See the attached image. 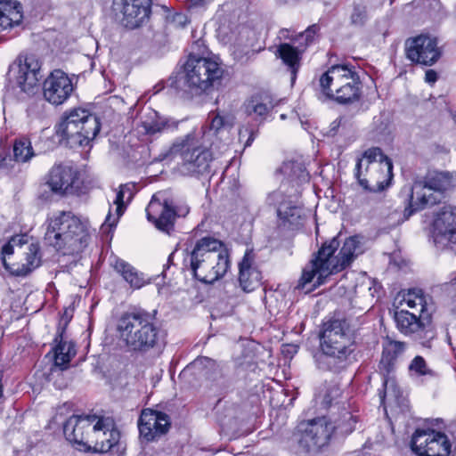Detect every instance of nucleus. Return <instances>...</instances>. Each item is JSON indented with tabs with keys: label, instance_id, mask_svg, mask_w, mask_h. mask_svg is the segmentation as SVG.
<instances>
[{
	"label": "nucleus",
	"instance_id": "34",
	"mask_svg": "<svg viewBox=\"0 0 456 456\" xmlns=\"http://www.w3.org/2000/svg\"><path fill=\"white\" fill-rule=\"evenodd\" d=\"M134 191V184L126 183L119 185L118 191L116 194V199L113 201L117 206V217H112L111 214L109 213L106 216L104 224L102 226V230H105L107 227L111 228L116 225L118 219L120 217L126 208V204L130 202V200L133 199Z\"/></svg>",
	"mask_w": 456,
	"mask_h": 456
},
{
	"label": "nucleus",
	"instance_id": "3",
	"mask_svg": "<svg viewBox=\"0 0 456 456\" xmlns=\"http://www.w3.org/2000/svg\"><path fill=\"white\" fill-rule=\"evenodd\" d=\"M90 236L86 221H82L71 212L61 211L48 221L45 234V243L61 251L63 255H73L82 251L88 244Z\"/></svg>",
	"mask_w": 456,
	"mask_h": 456
},
{
	"label": "nucleus",
	"instance_id": "32",
	"mask_svg": "<svg viewBox=\"0 0 456 456\" xmlns=\"http://www.w3.org/2000/svg\"><path fill=\"white\" fill-rule=\"evenodd\" d=\"M245 111L256 120H265L273 108L272 97L267 94H257L246 101Z\"/></svg>",
	"mask_w": 456,
	"mask_h": 456
},
{
	"label": "nucleus",
	"instance_id": "26",
	"mask_svg": "<svg viewBox=\"0 0 456 456\" xmlns=\"http://www.w3.org/2000/svg\"><path fill=\"white\" fill-rule=\"evenodd\" d=\"M434 229L436 244H456V208L444 207L436 216Z\"/></svg>",
	"mask_w": 456,
	"mask_h": 456
},
{
	"label": "nucleus",
	"instance_id": "6",
	"mask_svg": "<svg viewBox=\"0 0 456 456\" xmlns=\"http://www.w3.org/2000/svg\"><path fill=\"white\" fill-rule=\"evenodd\" d=\"M401 305H405L412 312L406 309L395 312L397 329L414 339L423 338L431 323V297L420 289H412L403 295Z\"/></svg>",
	"mask_w": 456,
	"mask_h": 456
},
{
	"label": "nucleus",
	"instance_id": "24",
	"mask_svg": "<svg viewBox=\"0 0 456 456\" xmlns=\"http://www.w3.org/2000/svg\"><path fill=\"white\" fill-rule=\"evenodd\" d=\"M90 430L93 437L92 447L94 452H108L118 444L120 434L110 418L97 415V419Z\"/></svg>",
	"mask_w": 456,
	"mask_h": 456
},
{
	"label": "nucleus",
	"instance_id": "38",
	"mask_svg": "<svg viewBox=\"0 0 456 456\" xmlns=\"http://www.w3.org/2000/svg\"><path fill=\"white\" fill-rule=\"evenodd\" d=\"M404 344L398 341L388 340L383 346L382 358L379 362V370L389 374L394 367L396 357L403 351Z\"/></svg>",
	"mask_w": 456,
	"mask_h": 456
},
{
	"label": "nucleus",
	"instance_id": "39",
	"mask_svg": "<svg viewBox=\"0 0 456 456\" xmlns=\"http://www.w3.org/2000/svg\"><path fill=\"white\" fill-rule=\"evenodd\" d=\"M278 53L282 61L289 68L291 80L294 81L299 68L300 52L296 47L285 43L280 45Z\"/></svg>",
	"mask_w": 456,
	"mask_h": 456
},
{
	"label": "nucleus",
	"instance_id": "13",
	"mask_svg": "<svg viewBox=\"0 0 456 456\" xmlns=\"http://www.w3.org/2000/svg\"><path fill=\"white\" fill-rule=\"evenodd\" d=\"M452 187V176L447 172H431L422 180H417L411 188L409 206L404 216L409 218L417 211L433 206L442 200L443 192Z\"/></svg>",
	"mask_w": 456,
	"mask_h": 456
},
{
	"label": "nucleus",
	"instance_id": "50",
	"mask_svg": "<svg viewBox=\"0 0 456 456\" xmlns=\"http://www.w3.org/2000/svg\"><path fill=\"white\" fill-rule=\"evenodd\" d=\"M62 321H65V326H66L69 321V317H68V315L65 314V316L62 317Z\"/></svg>",
	"mask_w": 456,
	"mask_h": 456
},
{
	"label": "nucleus",
	"instance_id": "55",
	"mask_svg": "<svg viewBox=\"0 0 456 456\" xmlns=\"http://www.w3.org/2000/svg\"><path fill=\"white\" fill-rule=\"evenodd\" d=\"M359 197H360L361 199H365V195H363V194H360V195H359Z\"/></svg>",
	"mask_w": 456,
	"mask_h": 456
},
{
	"label": "nucleus",
	"instance_id": "1",
	"mask_svg": "<svg viewBox=\"0 0 456 456\" xmlns=\"http://www.w3.org/2000/svg\"><path fill=\"white\" fill-rule=\"evenodd\" d=\"M339 245L340 242L336 237L325 242L316 256L303 269L295 289L305 290L315 277L317 280L314 286L322 284L326 277L346 268L355 257L364 251L363 244L358 236L347 238L338 254L335 255Z\"/></svg>",
	"mask_w": 456,
	"mask_h": 456
},
{
	"label": "nucleus",
	"instance_id": "2",
	"mask_svg": "<svg viewBox=\"0 0 456 456\" xmlns=\"http://www.w3.org/2000/svg\"><path fill=\"white\" fill-rule=\"evenodd\" d=\"M189 258L193 277L207 284L223 278L230 268L227 248L221 240L209 236L196 241Z\"/></svg>",
	"mask_w": 456,
	"mask_h": 456
},
{
	"label": "nucleus",
	"instance_id": "10",
	"mask_svg": "<svg viewBox=\"0 0 456 456\" xmlns=\"http://www.w3.org/2000/svg\"><path fill=\"white\" fill-rule=\"evenodd\" d=\"M211 148L208 143H203V140L198 138L197 134H187L175 139L168 151V155H179L182 162L180 172L183 175H202L209 171Z\"/></svg>",
	"mask_w": 456,
	"mask_h": 456
},
{
	"label": "nucleus",
	"instance_id": "44",
	"mask_svg": "<svg viewBox=\"0 0 456 456\" xmlns=\"http://www.w3.org/2000/svg\"><path fill=\"white\" fill-rule=\"evenodd\" d=\"M340 395V389L337 385H332L327 388L326 393L323 396L322 403L325 407H332L333 401L338 399Z\"/></svg>",
	"mask_w": 456,
	"mask_h": 456
},
{
	"label": "nucleus",
	"instance_id": "11",
	"mask_svg": "<svg viewBox=\"0 0 456 456\" xmlns=\"http://www.w3.org/2000/svg\"><path fill=\"white\" fill-rule=\"evenodd\" d=\"M39 249L26 235L12 236L2 248L3 264L12 274L26 276L40 265Z\"/></svg>",
	"mask_w": 456,
	"mask_h": 456
},
{
	"label": "nucleus",
	"instance_id": "7",
	"mask_svg": "<svg viewBox=\"0 0 456 456\" xmlns=\"http://www.w3.org/2000/svg\"><path fill=\"white\" fill-rule=\"evenodd\" d=\"M354 176L366 191H381L389 186L393 178V164L379 148L365 151L357 159Z\"/></svg>",
	"mask_w": 456,
	"mask_h": 456
},
{
	"label": "nucleus",
	"instance_id": "48",
	"mask_svg": "<svg viewBox=\"0 0 456 456\" xmlns=\"http://www.w3.org/2000/svg\"><path fill=\"white\" fill-rule=\"evenodd\" d=\"M340 121H341V119H337V120L333 121L331 124L333 128H336L337 126H338V125L340 124Z\"/></svg>",
	"mask_w": 456,
	"mask_h": 456
},
{
	"label": "nucleus",
	"instance_id": "23",
	"mask_svg": "<svg viewBox=\"0 0 456 456\" xmlns=\"http://www.w3.org/2000/svg\"><path fill=\"white\" fill-rule=\"evenodd\" d=\"M74 90L68 75L61 69H55L43 84L44 98L53 105H61L67 101Z\"/></svg>",
	"mask_w": 456,
	"mask_h": 456
},
{
	"label": "nucleus",
	"instance_id": "53",
	"mask_svg": "<svg viewBox=\"0 0 456 456\" xmlns=\"http://www.w3.org/2000/svg\"><path fill=\"white\" fill-rule=\"evenodd\" d=\"M252 140H253V137H252V135H251V136L248 138V140L247 141L246 145H247V146H248V145H249V143H250V142H251Z\"/></svg>",
	"mask_w": 456,
	"mask_h": 456
},
{
	"label": "nucleus",
	"instance_id": "18",
	"mask_svg": "<svg viewBox=\"0 0 456 456\" xmlns=\"http://www.w3.org/2000/svg\"><path fill=\"white\" fill-rule=\"evenodd\" d=\"M299 445L307 452L315 453L329 444L331 427L326 417L317 418L299 426Z\"/></svg>",
	"mask_w": 456,
	"mask_h": 456
},
{
	"label": "nucleus",
	"instance_id": "37",
	"mask_svg": "<svg viewBox=\"0 0 456 456\" xmlns=\"http://www.w3.org/2000/svg\"><path fill=\"white\" fill-rule=\"evenodd\" d=\"M64 327L58 330L55 341L58 345L54 348V362L57 366L66 368L71 358L75 355L76 350L71 342L63 339Z\"/></svg>",
	"mask_w": 456,
	"mask_h": 456
},
{
	"label": "nucleus",
	"instance_id": "47",
	"mask_svg": "<svg viewBox=\"0 0 456 456\" xmlns=\"http://www.w3.org/2000/svg\"><path fill=\"white\" fill-rule=\"evenodd\" d=\"M437 80V73L433 69H428L425 74V81L428 84H434Z\"/></svg>",
	"mask_w": 456,
	"mask_h": 456
},
{
	"label": "nucleus",
	"instance_id": "8",
	"mask_svg": "<svg viewBox=\"0 0 456 456\" xmlns=\"http://www.w3.org/2000/svg\"><path fill=\"white\" fill-rule=\"evenodd\" d=\"M358 74L348 65H334L319 78L321 92L338 103L357 101L361 95Z\"/></svg>",
	"mask_w": 456,
	"mask_h": 456
},
{
	"label": "nucleus",
	"instance_id": "31",
	"mask_svg": "<svg viewBox=\"0 0 456 456\" xmlns=\"http://www.w3.org/2000/svg\"><path fill=\"white\" fill-rule=\"evenodd\" d=\"M23 20L22 4L16 0L0 1V31L12 29Z\"/></svg>",
	"mask_w": 456,
	"mask_h": 456
},
{
	"label": "nucleus",
	"instance_id": "36",
	"mask_svg": "<svg viewBox=\"0 0 456 456\" xmlns=\"http://www.w3.org/2000/svg\"><path fill=\"white\" fill-rule=\"evenodd\" d=\"M329 420V426L331 427V434L338 432L340 435H348L352 433L355 428L356 419L352 413L346 409L343 408L338 413V416H335V412L332 413Z\"/></svg>",
	"mask_w": 456,
	"mask_h": 456
},
{
	"label": "nucleus",
	"instance_id": "46",
	"mask_svg": "<svg viewBox=\"0 0 456 456\" xmlns=\"http://www.w3.org/2000/svg\"><path fill=\"white\" fill-rule=\"evenodd\" d=\"M317 29L318 27L316 25H312L300 34V37L305 38L307 45L308 43L312 42Z\"/></svg>",
	"mask_w": 456,
	"mask_h": 456
},
{
	"label": "nucleus",
	"instance_id": "14",
	"mask_svg": "<svg viewBox=\"0 0 456 456\" xmlns=\"http://www.w3.org/2000/svg\"><path fill=\"white\" fill-rule=\"evenodd\" d=\"M101 128L96 116L85 109H73L66 112L56 126V134L71 147L87 145Z\"/></svg>",
	"mask_w": 456,
	"mask_h": 456
},
{
	"label": "nucleus",
	"instance_id": "45",
	"mask_svg": "<svg viewBox=\"0 0 456 456\" xmlns=\"http://www.w3.org/2000/svg\"><path fill=\"white\" fill-rule=\"evenodd\" d=\"M384 391H380L379 395L380 399V403H383L385 396L387 394H392L395 395L396 385L393 379L391 378H384L383 380Z\"/></svg>",
	"mask_w": 456,
	"mask_h": 456
},
{
	"label": "nucleus",
	"instance_id": "28",
	"mask_svg": "<svg viewBox=\"0 0 456 456\" xmlns=\"http://www.w3.org/2000/svg\"><path fill=\"white\" fill-rule=\"evenodd\" d=\"M262 275L255 263L252 250H247L239 264V282L245 292H251L261 285Z\"/></svg>",
	"mask_w": 456,
	"mask_h": 456
},
{
	"label": "nucleus",
	"instance_id": "41",
	"mask_svg": "<svg viewBox=\"0 0 456 456\" xmlns=\"http://www.w3.org/2000/svg\"><path fill=\"white\" fill-rule=\"evenodd\" d=\"M279 171L289 181H304L307 177L305 168L297 161L284 162Z\"/></svg>",
	"mask_w": 456,
	"mask_h": 456
},
{
	"label": "nucleus",
	"instance_id": "12",
	"mask_svg": "<svg viewBox=\"0 0 456 456\" xmlns=\"http://www.w3.org/2000/svg\"><path fill=\"white\" fill-rule=\"evenodd\" d=\"M223 76L224 69L216 60L191 54L183 65L181 79L191 93L200 94L219 84Z\"/></svg>",
	"mask_w": 456,
	"mask_h": 456
},
{
	"label": "nucleus",
	"instance_id": "5",
	"mask_svg": "<svg viewBox=\"0 0 456 456\" xmlns=\"http://www.w3.org/2000/svg\"><path fill=\"white\" fill-rule=\"evenodd\" d=\"M117 330L120 340L134 352H148L158 346L160 340L159 329L146 311L124 314L118 320Z\"/></svg>",
	"mask_w": 456,
	"mask_h": 456
},
{
	"label": "nucleus",
	"instance_id": "17",
	"mask_svg": "<svg viewBox=\"0 0 456 456\" xmlns=\"http://www.w3.org/2000/svg\"><path fill=\"white\" fill-rule=\"evenodd\" d=\"M189 208L182 207L175 209L172 200H169L164 192H158L152 196L146 208L147 218L155 226L167 233L173 229L176 216H184L188 214Z\"/></svg>",
	"mask_w": 456,
	"mask_h": 456
},
{
	"label": "nucleus",
	"instance_id": "56",
	"mask_svg": "<svg viewBox=\"0 0 456 456\" xmlns=\"http://www.w3.org/2000/svg\"><path fill=\"white\" fill-rule=\"evenodd\" d=\"M310 291H311V289H305V292H310Z\"/></svg>",
	"mask_w": 456,
	"mask_h": 456
},
{
	"label": "nucleus",
	"instance_id": "27",
	"mask_svg": "<svg viewBox=\"0 0 456 456\" xmlns=\"http://www.w3.org/2000/svg\"><path fill=\"white\" fill-rule=\"evenodd\" d=\"M41 65L34 55L27 56L24 62H20L12 70L17 73L16 85L25 93H32L42 77L40 74Z\"/></svg>",
	"mask_w": 456,
	"mask_h": 456
},
{
	"label": "nucleus",
	"instance_id": "49",
	"mask_svg": "<svg viewBox=\"0 0 456 456\" xmlns=\"http://www.w3.org/2000/svg\"><path fill=\"white\" fill-rule=\"evenodd\" d=\"M204 0H191V4H194V5H197V4H200L203 2Z\"/></svg>",
	"mask_w": 456,
	"mask_h": 456
},
{
	"label": "nucleus",
	"instance_id": "20",
	"mask_svg": "<svg viewBox=\"0 0 456 456\" xmlns=\"http://www.w3.org/2000/svg\"><path fill=\"white\" fill-rule=\"evenodd\" d=\"M406 55L413 62L431 66L441 57L437 40L427 35H419L408 39L405 44Z\"/></svg>",
	"mask_w": 456,
	"mask_h": 456
},
{
	"label": "nucleus",
	"instance_id": "29",
	"mask_svg": "<svg viewBox=\"0 0 456 456\" xmlns=\"http://www.w3.org/2000/svg\"><path fill=\"white\" fill-rule=\"evenodd\" d=\"M268 201L270 204L277 206L278 216L284 225L294 227L298 224L301 210L293 200L284 198L281 189L272 192L268 196Z\"/></svg>",
	"mask_w": 456,
	"mask_h": 456
},
{
	"label": "nucleus",
	"instance_id": "22",
	"mask_svg": "<svg viewBox=\"0 0 456 456\" xmlns=\"http://www.w3.org/2000/svg\"><path fill=\"white\" fill-rule=\"evenodd\" d=\"M151 0H113L112 8L123 15L122 22L128 28L141 26L151 12Z\"/></svg>",
	"mask_w": 456,
	"mask_h": 456
},
{
	"label": "nucleus",
	"instance_id": "33",
	"mask_svg": "<svg viewBox=\"0 0 456 456\" xmlns=\"http://www.w3.org/2000/svg\"><path fill=\"white\" fill-rule=\"evenodd\" d=\"M110 265L131 288L141 289L146 283L143 274L125 260L114 257Z\"/></svg>",
	"mask_w": 456,
	"mask_h": 456
},
{
	"label": "nucleus",
	"instance_id": "30",
	"mask_svg": "<svg viewBox=\"0 0 456 456\" xmlns=\"http://www.w3.org/2000/svg\"><path fill=\"white\" fill-rule=\"evenodd\" d=\"M77 177L76 171L69 165L58 164L52 167L47 184L54 192H65L72 186Z\"/></svg>",
	"mask_w": 456,
	"mask_h": 456
},
{
	"label": "nucleus",
	"instance_id": "21",
	"mask_svg": "<svg viewBox=\"0 0 456 456\" xmlns=\"http://www.w3.org/2000/svg\"><path fill=\"white\" fill-rule=\"evenodd\" d=\"M209 122L202 126L200 129H194L191 134H197L198 138L203 140V143H208L212 149H220L222 152L228 150V143L218 145L219 135L230 129L234 124V118L230 114L216 113L209 116Z\"/></svg>",
	"mask_w": 456,
	"mask_h": 456
},
{
	"label": "nucleus",
	"instance_id": "16",
	"mask_svg": "<svg viewBox=\"0 0 456 456\" xmlns=\"http://www.w3.org/2000/svg\"><path fill=\"white\" fill-rule=\"evenodd\" d=\"M411 446L417 456H449L452 444L443 432L417 428L411 436Z\"/></svg>",
	"mask_w": 456,
	"mask_h": 456
},
{
	"label": "nucleus",
	"instance_id": "15",
	"mask_svg": "<svg viewBox=\"0 0 456 456\" xmlns=\"http://www.w3.org/2000/svg\"><path fill=\"white\" fill-rule=\"evenodd\" d=\"M101 128L96 116L85 109H73L66 112L56 126V134L71 147L87 145Z\"/></svg>",
	"mask_w": 456,
	"mask_h": 456
},
{
	"label": "nucleus",
	"instance_id": "19",
	"mask_svg": "<svg viewBox=\"0 0 456 456\" xmlns=\"http://www.w3.org/2000/svg\"><path fill=\"white\" fill-rule=\"evenodd\" d=\"M96 419V414L73 415L69 418L63 427L67 440L77 444L79 450L89 451L93 443L90 429Z\"/></svg>",
	"mask_w": 456,
	"mask_h": 456
},
{
	"label": "nucleus",
	"instance_id": "42",
	"mask_svg": "<svg viewBox=\"0 0 456 456\" xmlns=\"http://www.w3.org/2000/svg\"><path fill=\"white\" fill-rule=\"evenodd\" d=\"M408 370L411 377L435 376V371L428 367L425 359L420 355H417L411 360Z\"/></svg>",
	"mask_w": 456,
	"mask_h": 456
},
{
	"label": "nucleus",
	"instance_id": "25",
	"mask_svg": "<svg viewBox=\"0 0 456 456\" xmlns=\"http://www.w3.org/2000/svg\"><path fill=\"white\" fill-rule=\"evenodd\" d=\"M169 426V417L166 413L151 409L143 410L138 419L140 436L148 442L165 434Z\"/></svg>",
	"mask_w": 456,
	"mask_h": 456
},
{
	"label": "nucleus",
	"instance_id": "51",
	"mask_svg": "<svg viewBox=\"0 0 456 456\" xmlns=\"http://www.w3.org/2000/svg\"><path fill=\"white\" fill-rule=\"evenodd\" d=\"M362 172H363L362 177H368V175H366V166L365 165L363 166Z\"/></svg>",
	"mask_w": 456,
	"mask_h": 456
},
{
	"label": "nucleus",
	"instance_id": "35",
	"mask_svg": "<svg viewBox=\"0 0 456 456\" xmlns=\"http://www.w3.org/2000/svg\"><path fill=\"white\" fill-rule=\"evenodd\" d=\"M178 122L161 117L156 111L149 112L142 121V127L146 134H156L167 130L176 129Z\"/></svg>",
	"mask_w": 456,
	"mask_h": 456
},
{
	"label": "nucleus",
	"instance_id": "40",
	"mask_svg": "<svg viewBox=\"0 0 456 456\" xmlns=\"http://www.w3.org/2000/svg\"><path fill=\"white\" fill-rule=\"evenodd\" d=\"M13 156L16 162H28L35 156L31 142L28 138L16 140L13 144Z\"/></svg>",
	"mask_w": 456,
	"mask_h": 456
},
{
	"label": "nucleus",
	"instance_id": "9",
	"mask_svg": "<svg viewBox=\"0 0 456 456\" xmlns=\"http://www.w3.org/2000/svg\"><path fill=\"white\" fill-rule=\"evenodd\" d=\"M180 376L195 388L216 394L226 390L231 385L226 367L205 356L198 357L188 364Z\"/></svg>",
	"mask_w": 456,
	"mask_h": 456
},
{
	"label": "nucleus",
	"instance_id": "43",
	"mask_svg": "<svg viewBox=\"0 0 456 456\" xmlns=\"http://www.w3.org/2000/svg\"><path fill=\"white\" fill-rule=\"evenodd\" d=\"M368 20L367 6L363 3H354L350 14L351 24L362 26Z\"/></svg>",
	"mask_w": 456,
	"mask_h": 456
},
{
	"label": "nucleus",
	"instance_id": "54",
	"mask_svg": "<svg viewBox=\"0 0 456 456\" xmlns=\"http://www.w3.org/2000/svg\"><path fill=\"white\" fill-rule=\"evenodd\" d=\"M281 119H285V118H286V115H285V114H281Z\"/></svg>",
	"mask_w": 456,
	"mask_h": 456
},
{
	"label": "nucleus",
	"instance_id": "4",
	"mask_svg": "<svg viewBox=\"0 0 456 456\" xmlns=\"http://www.w3.org/2000/svg\"><path fill=\"white\" fill-rule=\"evenodd\" d=\"M353 339L350 326L346 319L333 318L323 323L320 334V347L322 354L318 358L320 368L340 369L344 367L349 354L352 353Z\"/></svg>",
	"mask_w": 456,
	"mask_h": 456
},
{
	"label": "nucleus",
	"instance_id": "52",
	"mask_svg": "<svg viewBox=\"0 0 456 456\" xmlns=\"http://www.w3.org/2000/svg\"><path fill=\"white\" fill-rule=\"evenodd\" d=\"M285 33H288V30H287V29H282V30H281V34L283 37H287V36L285 35Z\"/></svg>",
	"mask_w": 456,
	"mask_h": 456
}]
</instances>
